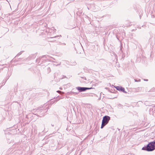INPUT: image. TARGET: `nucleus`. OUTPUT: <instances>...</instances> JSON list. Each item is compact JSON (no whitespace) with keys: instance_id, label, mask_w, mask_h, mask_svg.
<instances>
[{"instance_id":"f257e3e1","label":"nucleus","mask_w":155,"mask_h":155,"mask_svg":"<svg viewBox=\"0 0 155 155\" xmlns=\"http://www.w3.org/2000/svg\"><path fill=\"white\" fill-rule=\"evenodd\" d=\"M155 149V140L149 143L146 147H143L142 150L150 151Z\"/></svg>"},{"instance_id":"f03ea898","label":"nucleus","mask_w":155,"mask_h":155,"mask_svg":"<svg viewBox=\"0 0 155 155\" xmlns=\"http://www.w3.org/2000/svg\"><path fill=\"white\" fill-rule=\"evenodd\" d=\"M110 120V117L108 116H105L103 117L102 124L101 127V129L105 126L108 123Z\"/></svg>"},{"instance_id":"7ed1b4c3","label":"nucleus","mask_w":155,"mask_h":155,"mask_svg":"<svg viewBox=\"0 0 155 155\" xmlns=\"http://www.w3.org/2000/svg\"><path fill=\"white\" fill-rule=\"evenodd\" d=\"M91 88H92V87L88 88V87H78L77 88V89L80 92L83 91H85L86 90L90 89Z\"/></svg>"},{"instance_id":"20e7f679","label":"nucleus","mask_w":155,"mask_h":155,"mask_svg":"<svg viewBox=\"0 0 155 155\" xmlns=\"http://www.w3.org/2000/svg\"><path fill=\"white\" fill-rule=\"evenodd\" d=\"M116 88V89L119 91H123V92H124L125 91V89L123 88V87H121V86H117Z\"/></svg>"}]
</instances>
